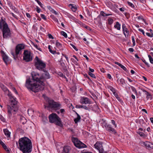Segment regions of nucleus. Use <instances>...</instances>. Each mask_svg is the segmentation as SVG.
Segmentation results:
<instances>
[{"instance_id": "1", "label": "nucleus", "mask_w": 153, "mask_h": 153, "mask_svg": "<svg viewBox=\"0 0 153 153\" xmlns=\"http://www.w3.org/2000/svg\"><path fill=\"white\" fill-rule=\"evenodd\" d=\"M31 75L32 79L29 78L26 80L25 86L35 93L43 90L45 85L42 76L34 72H32Z\"/></svg>"}, {"instance_id": "2", "label": "nucleus", "mask_w": 153, "mask_h": 153, "mask_svg": "<svg viewBox=\"0 0 153 153\" xmlns=\"http://www.w3.org/2000/svg\"><path fill=\"white\" fill-rule=\"evenodd\" d=\"M19 149L23 153H30L32 151V145L31 140L26 137L19 139L18 141Z\"/></svg>"}, {"instance_id": "3", "label": "nucleus", "mask_w": 153, "mask_h": 153, "mask_svg": "<svg viewBox=\"0 0 153 153\" xmlns=\"http://www.w3.org/2000/svg\"><path fill=\"white\" fill-rule=\"evenodd\" d=\"M1 27L2 26V35L4 38L10 37L11 33L7 24L6 22V19L1 17Z\"/></svg>"}, {"instance_id": "4", "label": "nucleus", "mask_w": 153, "mask_h": 153, "mask_svg": "<svg viewBox=\"0 0 153 153\" xmlns=\"http://www.w3.org/2000/svg\"><path fill=\"white\" fill-rule=\"evenodd\" d=\"M48 118L50 123H54L60 126H62L61 119L56 114L52 113L49 115Z\"/></svg>"}, {"instance_id": "5", "label": "nucleus", "mask_w": 153, "mask_h": 153, "mask_svg": "<svg viewBox=\"0 0 153 153\" xmlns=\"http://www.w3.org/2000/svg\"><path fill=\"white\" fill-rule=\"evenodd\" d=\"M11 105L12 107L10 106H8L7 107L8 112L9 115H11V113L16 111V110L15 108L16 107V105L17 104V102L13 96H11L10 99Z\"/></svg>"}, {"instance_id": "6", "label": "nucleus", "mask_w": 153, "mask_h": 153, "mask_svg": "<svg viewBox=\"0 0 153 153\" xmlns=\"http://www.w3.org/2000/svg\"><path fill=\"white\" fill-rule=\"evenodd\" d=\"M35 66L36 68L39 70H44L43 69L46 66V64L42 60L36 56L34 59Z\"/></svg>"}, {"instance_id": "7", "label": "nucleus", "mask_w": 153, "mask_h": 153, "mask_svg": "<svg viewBox=\"0 0 153 153\" xmlns=\"http://www.w3.org/2000/svg\"><path fill=\"white\" fill-rule=\"evenodd\" d=\"M61 105L59 103L54 102L53 100H49L48 107L54 109H59L61 107Z\"/></svg>"}, {"instance_id": "8", "label": "nucleus", "mask_w": 153, "mask_h": 153, "mask_svg": "<svg viewBox=\"0 0 153 153\" xmlns=\"http://www.w3.org/2000/svg\"><path fill=\"white\" fill-rule=\"evenodd\" d=\"M72 141L75 146L78 148L80 149L81 148H85L87 147V146L85 144L82 143L80 140H79L76 138H72Z\"/></svg>"}, {"instance_id": "9", "label": "nucleus", "mask_w": 153, "mask_h": 153, "mask_svg": "<svg viewBox=\"0 0 153 153\" xmlns=\"http://www.w3.org/2000/svg\"><path fill=\"white\" fill-rule=\"evenodd\" d=\"M23 60L26 62L31 61L33 57L31 55V53L27 50H25L24 52Z\"/></svg>"}, {"instance_id": "10", "label": "nucleus", "mask_w": 153, "mask_h": 153, "mask_svg": "<svg viewBox=\"0 0 153 153\" xmlns=\"http://www.w3.org/2000/svg\"><path fill=\"white\" fill-rule=\"evenodd\" d=\"M24 48V46L22 44H19L16 47L15 49V54L12 52L11 54L15 59V56H17L19 53L20 51Z\"/></svg>"}, {"instance_id": "11", "label": "nucleus", "mask_w": 153, "mask_h": 153, "mask_svg": "<svg viewBox=\"0 0 153 153\" xmlns=\"http://www.w3.org/2000/svg\"><path fill=\"white\" fill-rule=\"evenodd\" d=\"M140 144L142 146L145 147L147 148L153 149V144L149 141H141L140 142Z\"/></svg>"}, {"instance_id": "12", "label": "nucleus", "mask_w": 153, "mask_h": 153, "mask_svg": "<svg viewBox=\"0 0 153 153\" xmlns=\"http://www.w3.org/2000/svg\"><path fill=\"white\" fill-rule=\"evenodd\" d=\"M80 102L82 104H90L91 103V102L88 98L83 97H81Z\"/></svg>"}, {"instance_id": "13", "label": "nucleus", "mask_w": 153, "mask_h": 153, "mask_svg": "<svg viewBox=\"0 0 153 153\" xmlns=\"http://www.w3.org/2000/svg\"><path fill=\"white\" fill-rule=\"evenodd\" d=\"M1 55L4 61L6 64L7 65L9 61L8 57L5 54L4 52L2 51H1Z\"/></svg>"}, {"instance_id": "14", "label": "nucleus", "mask_w": 153, "mask_h": 153, "mask_svg": "<svg viewBox=\"0 0 153 153\" xmlns=\"http://www.w3.org/2000/svg\"><path fill=\"white\" fill-rule=\"evenodd\" d=\"M94 146L95 148L97 149L99 152L100 150H102L103 149V147L102 146V143H101L99 142H97L94 145Z\"/></svg>"}, {"instance_id": "15", "label": "nucleus", "mask_w": 153, "mask_h": 153, "mask_svg": "<svg viewBox=\"0 0 153 153\" xmlns=\"http://www.w3.org/2000/svg\"><path fill=\"white\" fill-rule=\"evenodd\" d=\"M122 28L123 31V33L126 37H127L129 34V31L126 27L125 25L123 24L122 25Z\"/></svg>"}, {"instance_id": "16", "label": "nucleus", "mask_w": 153, "mask_h": 153, "mask_svg": "<svg viewBox=\"0 0 153 153\" xmlns=\"http://www.w3.org/2000/svg\"><path fill=\"white\" fill-rule=\"evenodd\" d=\"M1 145L3 149L7 153H10V149H8L7 145L1 140Z\"/></svg>"}, {"instance_id": "17", "label": "nucleus", "mask_w": 153, "mask_h": 153, "mask_svg": "<svg viewBox=\"0 0 153 153\" xmlns=\"http://www.w3.org/2000/svg\"><path fill=\"white\" fill-rule=\"evenodd\" d=\"M42 77L43 78V82L45 79H48L50 78V74L48 72L46 71L42 74Z\"/></svg>"}, {"instance_id": "18", "label": "nucleus", "mask_w": 153, "mask_h": 153, "mask_svg": "<svg viewBox=\"0 0 153 153\" xmlns=\"http://www.w3.org/2000/svg\"><path fill=\"white\" fill-rule=\"evenodd\" d=\"M106 129L111 133L115 134L116 133L115 129L114 128H113L110 125L107 126Z\"/></svg>"}, {"instance_id": "19", "label": "nucleus", "mask_w": 153, "mask_h": 153, "mask_svg": "<svg viewBox=\"0 0 153 153\" xmlns=\"http://www.w3.org/2000/svg\"><path fill=\"white\" fill-rule=\"evenodd\" d=\"M3 132L4 134L7 137H10V132L6 128L4 129Z\"/></svg>"}, {"instance_id": "20", "label": "nucleus", "mask_w": 153, "mask_h": 153, "mask_svg": "<svg viewBox=\"0 0 153 153\" xmlns=\"http://www.w3.org/2000/svg\"><path fill=\"white\" fill-rule=\"evenodd\" d=\"M76 108H83L85 110H88V107L85 106V105H76Z\"/></svg>"}, {"instance_id": "21", "label": "nucleus", "mask_w": 153, "mask_h": 153, "mask_svg": "<svg viewBox=\"0 0 153 153\" xmlns=\"http://www.w3.org/2000/svg\"><path fill=\"white\" fill-rule=\"evenodd\" d=\"M69 6H71V9L74 12H75L76 11L77 9V7L76 5L70 4H69Z\"/></svg>"}, {"instance_id": "22", "label": "nucleus", "mask_w": 153, "mask_h": 153, "mask_svg": "<svg viewBox=\"0 0 153 153\" xmlns=\"http://www.w3.org/2000/svg\"><path fill=\"white\" fill-rule=\"evenodd\" d=\"M20 122L23 124H25L27 122V120L24 117H21L20 118Z\"/></svg>"}, {"instance_id": "23", "label": "nucleus", "mask_w": 153, "mask_h": 153, "mask_svg": "<svg viewBox=\"0 0 153 153\" xmlns=\"http://www.w3.org/2000/svg\"><path fill=\"white\" fill-rule=\"evenodd\" d=\"M114 27L117 30H120V24L117 22H116V24L114 26Z\"/></svg>"}, {"instance_id": "24", "label": "nucleus", "mask_w": 153, "mask_h": 153, "mask_svg": "<svg viewBox=\"0 0 153 153\" xmlns=\"http://www.w3.org/2000/svg\"><path fill=\"white\" fill-rule=\"evenodd\" d=\"M81 119V117L79 115H78L77 117L74 119V121L76 124L78 122H79Z\"/></svg>"}, {"instance_id": "25", "label": "nucleus", "mask_w": 153, "mask_h": 153, "mask_svg": "<svg viewBox=\"0 0 153 153\" xmlns=\"http://www.w3.org/2000/svg\"><path fill=\"white\" fill-rule=\"evenodd\" d=\"M56 46L58 48H59L62 49V45L59 42H58L57 41H56Z\"/></svg>"}, {"instance_id": "26", "label": "nucleus", "mask_w": 153, "mask_h": 153, "mask_svg": "<svg viewBox=\"0 0 153 153\" xmlns=\"http://www.w3.org/2000/svg\"><path fill=\"white\" fill-rule=\"evenodd\" d=\"M1 87L4 91L6 92L7 93V92H9V90H8L7 88L3 85H1Z\"/></svg>"}, {"instance_id": "27", "label": "nucleus", "mask_w": 153, "mask_h": 153, "mask_svg": "<svg viewBox=\"0 0 153 153\" xmlns=\"http://www.w3.org/2000/svg\"><path fill=\"white\" fill-rule=\"evenodd\" d=\"M52 18L53 21L56 22L58 24H59L58 19L55 17L54 16H52Z\"/></svg>"}, {"instance_id": "28", "label": "nucleus", "mask_w": 153, "mask_h": 153, "mask_svg": "<svg viewBox=\"0 0 153 153\" xmlns=\"http://www.w3.org/2000/svg\"><path fill=\"white\" fill-rule=\"evenodd\" d=\"M60 33L62 35L64 36L65 37L67 38V34L64 31H61L60 32Z\"/></svg>"}, {"instance_id": "29", "label": "nucleus", "mask_w": 153, "mask_h": 153, "mask_svg": "<svg viewBox=\"0 0 153 153\" xmlns=\"http://www.w3.org/2000/svg\"><path fill=\"white\" fill-rule=\"evenodd\" d=\"M88 74L91 77L94 78H96V76H95V75L94 74H93L92 73H91V72H88Z\"/></svg>"}, {"instance_id": "30", "label": "nucleus", "mask_w": 153, "mask_h": 153, "mask_svg": "<svg viewBox=\"0 0 153 153\" xmlns=\"http://www.w3.org/2000/svg\"><path fill=\"white\" fill-rule=\"evenodd\" d=\"M48 48L49 49V51L51 53L53 54H54L56 52V51H53L51 49V46L50 45H48Z\"/></svg>"}, {"instance_id": "31", "label": "nucleus", "mask_w": 153, "mask_h": 153, "mask_svg": "<svg viewBox=\"0 0 153 153\" xmlns=\"http://www.w3.org/2000/svg\"><path fill=\"white\" fill-rule=\"evenodd\" d=\"M137 133L141 137H144L145 136V134L143 132L138 131L137 132Z\"/></svg>"}, {"instance_id": "32", "label": "nucleus", "mask_w": 153, "mask_h": 153, "mask_svg": "<svg viewBox=\"0 0 153 153\" xmlns=\"http://www.w3.org/2000/svg\"><path fill=\"white\" fill-rule=\"evenodd\" d=\"M142 91H143V92H144L146 94L147 96H151L150 94L147 91H146L144 89H142Z\"/></svg>"}, {"instance_id": "33", "label": "nucleus", "mask_w": 153, "mask_h": 153, "mask_svg": "<svg viewBox=\"0 0 153 153\" xmlns=\"http://www.w3.org/2000/svg\"><path fill=\"white\" fill-rule=\"evenodd\" d=\"M148 57L149 58V60L150 62H151V63L152 64H153V58H152V56L150 55H149Z\"/></svg>"}, {"instance_id": "34", "label": "nucleus", "mask_w": 153, "mask_h": 153, "mask_svg": "<svg viewBox=\"0 0 153 153\" xmlns=\"http://www.w3.org/2000/svg\"><path fill=\"white\" fill-rule=\"evenodd\" d=\"M102 125L103 127H104L105 129L106 128L107 126H108L109 125H108L106 122L105 121L102 123Z\"/></svg>"}, {"instance_id": "35", "label": "nucleus", "mask_w": 153, "mask_h": 153, "mask_svg": "<svg viewBox=\"0 0 153 153\" xmlns=\"http://www.w3.org/2000/svg\"><path fill=\"white\" fill-rule=\"evenodd\" d=\"M63 151H64L62 152V153H68V150L66 147L64 148Z\"/></svg>"}, {"instance_id": "36", "label": "nucleus", "mask_w": 153, "mask_h": 153, "mask_svg": "<svg viewBox=\"0 0 153 153\" xmlns=\"http://www.w3.org/2000/svg\"><path fill=\"white\" fill-rule=\"evenodd\" d=\"M120 82L122 85H123L125 83V80L123 78H121L120 80Z\"/></svg>"}, {"instance_id": "37", "label": "nucleus", "mask_w": 153, "mask_h": 153, "mask_svg": "<svg viewBox=\"0 0 153 153\" xmlns=\"http://www.w3.org/2000/svg\"><path fill=\"white\" fill-rule=\"evenodd\" d=\"M113 22V20L111 18H109L108 19V23L109 25H111Z\"/></svg>"}, {"instance_id": "38", "label": "nucleus", "mask_w": 153, "mask_h": 153, "mask_svg": "<svg viewBox=\"0 0 153 153\" xmlns=\"http://www.w3.org/2000/svg\"><path fill=\"white\" fill-rule=\"evenodd\" d=\"M132 40L133 42V46H134L135 45L136 43L135 42V40H134V36H132Z\"/></svg>"}, {"instance_id": "39", "label": "nucleus", "mask_w": 153, "mask_h": 153, "mask_svg": "<svg viewBox=\"0 0 153 153\" xmlns=\"http://www.w3.org/2000/svg\"><path fill=\"white\" fill-rule=\"evenodd\" d=\"M109 88L110 89V90L112 91L113 93L115 91V89L114 88L110 86Z\"/></svg>"}, {"instance_id": "40", "label": "nucleus", "mask_w": 153, "mask_h": 153, "mask_svg": "<svg viewBox=\"0 0 153 153\" xmlns=\"http://www.w3.org/2000/svg\"><path fill=\"white\" fill-rule=\"evenodd\" d=\"M131 88L132 91L134 92L136 94H137V92L135 88L133 86H131Z\"/></svg>"}, {"instance_id": "41", "label": "nucleus", "mask_w": 153, "mask_h": 153, "mask_svg": "<svg viewBox=\"0 0 153 153\" xmlns=\"http://www.w3.org/2000/svg\"><path fill=\"white\" fill-rule=\"evenodd\" d=\"M119 66H120L122 68L124 71H126L127 69L125 67H124L123 65L121 64H120Z\"/></svg>"}, {"instance_id": "42", "label": "nucleus", "mask_w": 153, "mask_h": 153, "mask_svg": "<svg viewBox=\"0 0 153 153\" xmlns=\"http://www.w3.org/2000/svg\"><path fill=\"white\" fill-rule=\"evenodd\" d=\"M128 4L132 8H134V5L131 3L128 2Z\"/></svg>"}, {"instance_id": "43", "label": "nucleus", "mask_w": 153, "mask_h": 153, "mask_svg": "<svg viewBox=\"0 0 153 153\" xmlns=\"http://www.w3.org/2000/svg\"><path fill=\"white\" fill-rule=\"evenodd\" d=\"M36 1L38 4L41 7H42V3L40 2L39 1V0H35Z\"/></svg>"}, {"instance_id": "44", "label": "nucleus", "mask_w": 153, "mask_h": 153, "mask_svg": "<svg viewBox=\"0 0 153 153\" xmlns=\"http://www.w3.org/2000/svg\"><path fill=\"white\" fill-rule=\"evenodd\" d=\"M1 120L4 123H6L5 119L1 116Z\"/></svg>"}, {"instance_id": "45", "label": "nucleus", "mask_w": 153, "mask_h": 153, "mask_svg": "<svg viewBox=\"0 0 153 153\" xmlns=\"http://www.w3.org/2000/svg\"><path fill=\"white\" fill-rule=\"evenodd\" d=\"M113 94L114 95V96L116 97L118 99V98H119V97H118V95L115 91L113 93Z\"/></svg>"}, {"instance_id": "46", "label": "nucleus", "mask_w": 153, "mask_h": 153, "mask_svg": "<svg viewBox=\"0 0 153 153\" xmlns=\"http://www.w3.org/2000/svg\"><path fill=\"white\" fill-rule=\"evenodd\" d=\"M71 60H72V61L74 62V63L76 65H78V64L77 63V62L76 61L74 60V59H71Z\"/></svg>"}, {"instance_id": "47", "label": "nucleus", "mask_w": 153, "mask_h": 153, "mask_svg": "<svg viewBox=\"0 0 153 153\" xmlns=\"http://www.w3.org/2000/svg\"><path fill=\"white\" fill-rule=\"evenodd\" d=\"M138 30L139 31L141 32L145 36V32L141 28H139V29Z\"/></svg>"}, {"instance_id": "48", "label": "nucleus", "mask_w": 153, "mask_h": 153, "mask_svg": "<svg viewBox=\"0 0 153 153\" xmlns=\"http://www.w3.org/2000/svg\"><path fill=\"white\" fill-rule=\"evenodd\" d=\"M70 45H71L72 47L76 51H78V49L76 47L75 45H74L71 44Z\"/></svg>"}, {"instance_id": "49", "label": "nucleus", "mask_w": 153, "mask_h": 153, "mask_svg": "<svg viewBox=\"0 0 153 153\" xmlns=\"http://www.w3.org/2000/svg\"><path fill=\"white\" fill-rule=\"evenodd\" d=\"M146 35L149 37H152L153 36V34H150V33H146Z\"/></svg>"}, {"instance_id": "50", "label": "nucleus", "mask_w": 153, "mask_h": 153, "mask_svg": "<svg viewBox=\"0 0 153 153\" xmlns=\"http://www.w3.org/2000/svg\"><path fill=\"white\" fill-rule=\"evenodd\" d=\"M100 14L101 15L103 16H105V14H106V13H105L103 11H102L100 12Z\"/></svg>"}, {"instance_id": "51", "label": "nucleus", "mask_w": 153, "mask_h": 153, "mask_svg": "<svg viewBox=\"0 0 153 153\" xmlns=\"http://www.w3.org/2000/svg\"><path fill=\"white\" fill-rule=\"evenodd\" d=\"M33 45L34 46V47L35 48H36L38 50H39L40 51H41L40 50L41 48H38V46L37 44H34Z\"/></svg>"}, {"instance_id": "52", "label": "nucleus", "mask_w": 153, "mask_h": 153, "mask_svg": "<svg viewBox=\"0 0 153 153\" xmlns=\"http://www.w3.org/2000/svg\"><path fill=\"white\" fill-rule=\"evenodd\" d=\"M48 35L49 38L51 39H53V37L52 36V35L51 34L48 33Z\"/></svg>"}, {"instance_id": "53", "label": "nucleus", "mask_w": 153, "mask_h": 153, "mask_svg": "<svg viewBox=\"0 0 153 153\" xmlns=\"http://www.w3.org/2000/svg\"><path fill=\"white\" fill-rule=\"evenodd\" d=\"M41 16L42 18V19H43L45 20H46V18L44 15L43 14H41Z\"/></svg>"}, {"instance_id": "54", "label": "nucleus", "mask_w": 153, "mask_h": 153, "mask_svg": "<svg viewBox=\"0 0 153 153\" xmlns=\"http://www.w3.org/2000/svg\"><path fill=\"white\" fill-rule=\"evenodd\" d=\"M12 89L13 90V91L15 92V93L16 94H18V92H17V91L16 90V89L14 87H12Z\"/></svg>"}, {"instance_id": "55", "label": "nucleus", "mask_w": 153, "mask_h": 153, "mask_svg": "<svg viewBox=\"0 0 153 153\" xmlns=\"http://www.w3.org/2000/svg\"><path fill=\"white\" fill-rule=\"evenodd\" d=\"M111 123H112L113 125H114L115 126V127H116V126H117V125H116V124H115V121H114V120H111Z\"/></svg>"}, {"instance_id": "56", "label": "nucleus", "mask_w": 153, "mask_h": 153, "mask_svg": "<svg viewBox=\"0 0 153 153\" xmlns=\"http://www.w3.org/2000/svg\"><path fill=\"white\" fill-rule=\"evenodd\" d=\"M143 62L145 63V64L148 67H149V64L145 60L143 61Z\"/></svg>"}, {"instance_id": "57", "label": "nucleus", "mask_w": 153, "mask_h": 153, "mask_svg": "<svg viewBox=\"0 0 153 153\" xmlns=\"http://www.w3.org/2000/svg\"><path fill=\"white\" fill-rule=\"evenodd\" d=\"M52 13H54L56 15H57L58 14V12H57L56 11H55L54 10H52Z\"/></svg>"}, {"instance_id": "58", "label": "nucleus", "mask_w": 153, "mask_h": 153, "mask_svg": "<svg viewBox=\"0 0 153 153\" xmlns=\"http://www.w3.org/2000/svg\"><path fill=\"white\" fill-rule=\"evenodd\" d=\"M7 93H8L7 95L9 97V98H10V97H11V96H12V94H11V93L10 92H9H9H7Z\"/></svg>"}, {"instance_id": "59", "label": "nucleus", "mask_w": 153, "mask_h": 153, "mask_svg": "<svg viewBox=\"0 0 153 153\" xmlns=\"http://www.w3.org/2000/svg\"><path fill=\"white\" fill-rule=\"evenodd\" d=\"M62 55L63 56H64V57H65V58L66 59L67 61L68 62V57L67 56H66V55H65L64 54H63V53L62 54Z\"/></svg>"}, {"instance_id": "60", "label": "nucleus", "mask_w": 153, "mask_h": 153, "mask_svg": "<svg viewBox=\"0 0 153 153\" xmlns=\"http://www.w3.org/2000/svg\"><path fill=\"white\" fill-rule=\"evenodd\" d=\"M100 153H107L106 152H105L103 149H102V150H100V151L99 152Z\"/></svg>"}, {"instance_id": "61", "label": "nucleus", "mask_w": 153, "mask_h": 153, "mask_svg": "<svg viewBox=\"0 0 153 153\" xmlns=\"http://www.w3.org/2000/svg\"><path fill=\"white\" fill-rule=\"evenodd\" d=\"M41 9L38 7H37L36 11L38 13H39Z\"/></svg>"}, {"instance_id": "62", "label": "nucleus", "mask_w": 153, "mask_h": 153, "mask_svg": "<svg viewBox=\"0 0 153 153\" xmlns=\"http://www.w3.org/2000/svg\"><path fill=\"white\" fill-rule=\"evenodd\" d=\"M107 76L108 78L110 79H111L112 78L110 74H108Z\"/></svg>"}, {"instance_id": "63", "label": "nucleus", "mask_w": 153, "mask_h": 153, "mask_svg": "<svg viewBox=\"0 0 153 153\" xmlns=\"http://www.w3.org/2000/svg\"><path fill=\"white\" fill-rule=\"evenodd\" d=\"M89 70L90 72H93L94 71V69L91 68H89Z\"/></svg>"}, {"instance_id": "64", "label": "nucleus", "mask_w": 153, "mask_h": 153, "mask_svg": "<svg viewBox=\"0 0 153 153\" xmlns=\"http://www.w3.org/2000/svg\"><path fill=\"white\" fill-rule=\"evenodd\" d=\"M129 51L131 52H133L134 51V50L133 48H129L128 49Z\"/></svg>"}]
</instances>
